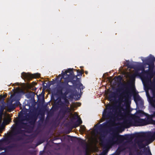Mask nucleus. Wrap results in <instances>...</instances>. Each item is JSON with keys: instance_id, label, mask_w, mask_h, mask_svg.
Returning <instances> with one entry per match:
<instances>
[{"instance_id": "obj_1", "label": "nucleus", "mask_w": 155, "mask_h": 155, "mask_svg": "<svg viewBox=\"0 0 155 155\" xmlns=\"http://www.w3.org/2000/svg\"><path fill=\"white\" fill-rule=\"evenodd\" d=\"M77 75H75L74 74L73 70L71 69H68L65 71L64 72L62 71L61 73V78L60 81H61V79L64 78V76H67L65 78V82H63L66 85H68L69 87H71V85L68 84V82H71L73 84L74 86L76 88L78 89L83 90L84 87L83 85V84L80 82L79 78L77 77L80 76H81L82 74V73L81 72L79 69L77 70Z\"/></svg>"}, {"instance_id": "obj_34", "label": "nucleus", "mask_w": 155, "mask_h": 155, "mask_svg": "<svg viewBox=\"0 0 155 155\" xmlns=\"http://www.w3.org/2000/svg\"><path fill=\"white\" fill-rule=\"evenodd\" d=\"M58 106L56 105H54L53 106L52 108L53 111H55L58 109Z\"/></svg>"}, {"instance_id": "obj_53", "label": "nucleus", "mask_w": 155, "mask_h": 155, "mask_svg": "<svg viewBox=\"0 0 155 155\" xmlns=\"http://www.w3.org/2000/svg\"><path fill=\"white\" fill-rule=\"evenodd\" d=\"M10 139H11V140L13 139V138L12 137H11L10 138Z\"/></svg>"}, {"instance_id": "obj_55", "label": "nucleus", "mask_w": 155, "mask_h": 155, "mask_svg": "<svg viewBox=\"0 0 155 155\" xmlns=\"http://www.w3.org/2000/svg\"><path fill=\"white\" fill-rule=\"evenodd\" d=\"M18 103H20V102H19V101H18Z\"/></svg>"}, {"instance_id": "obj_8", "label": "nucleus", "mask_w": 155, "mask_h": 155, "mask_svg": "<svg viewBox=\"0 0 155 155\" xmlns=\"http://www.w3.org/2000/svg\"><path fill=\"white\" fill-rule=\"evenodd\" d=\"M60 106L61 108L59 111V114L60 118L62 119L64 117L66 114L70 111V109L68 107L63 105Z\"/></svg>"}, {"instance_id": "obj_11", "label": "nucleus", "mask_w": 155, "mask_h": 155, "mask_svg": "<svg viewBox=\"0 0 155 155\" xmlns=\"http://www.w3.org/2000/svg\"><path fill=\"white\" fill-rule=\"evenodd\" d=\"M119 136L120 138H123L124 136L122 135H119L117 133H115L113 135L110 140H108L107 143V144L110 145H112L116 143V141L114 140V139Z\"/></svg>"}, {"instance_id": "obj_50", "label": "nucleus", "mask_w": 155, "mask_h": 155, "mask_svg": "<svg viewBox=\"0 0 155 155\" xmlns=\"http://www.w3.org/2000/svg\"><path fill=\"white\" fill-rule=\"evenodd\" d=\"M85 73L86 74H88V72L87 71H85Z\"/></svg>"}, {"instance_id": "obj_39", "label": "nucleus", "mask_w": 155, "mask_h": 155, "mask_svg": "<svg viewBox=\"0 0 155 155\" xmlns=\"http://www.w3.org/2000/svg\"><path fill=\"white\" fill-rule=\"evenodd\" d=\"M143 113L142 111L139 110L137 112V114L141 116V115L143 114Z\"/></svg>"}, {"instance_id": "obj_13", "label": "nucleus", "mask_w": 155, "mask_h": 155, "mask_svg": "<svg viewBox=\"0 0 155 155\" xmlns=\"http://www.w3.org/2000/svg\"><path fill=\"white\" fill-rule=\"evenodd\" d=\"M64 78V81L61 82V85L63 86L64 89H65L66 91L65 92L68 93V94L69 93L71 92L72 90L71 89V88L72 87V85H71L72 86L71 87H69L68 85H66L65 84L63 83V82H65V78Z\"/></svg>"}, {"instance_id": "obj_49", "label": "nucleus", "mask_w": 155, "mask_h": 155, "mask_svg": "<svg viewBox=\"0 0 155 155\" xmlns=\"http://www.w3.org/2000/svg\"><path fill=\"white\" fill-rule=\"evenodd\" d=\"M129 155H134L132 153L130 152V153H129Z\"/></svg>"}, {"instance_id": "obj_51", "label": "nucleus", "mask_w": 155, "mask_h": 155, "mask_svg": "<svg viewBox=\"0 0 155 155\" xmlns=\"http://www.w3.org/2000/svg\"><path fill=\"white\" fill-rule=\"evenodd\" d=\"M152 106H153V107H154V108H155V104H153L152 105Z\"/></svg>"}, {"instance_id": "obj_44", "label": "nucleus", "mask_w": 155, "mask_h": 155, "mask_svg": "<svg viewBox=\"0 0 155 155\" xmlns=\"http://www.w3.org/2000/svg\"><path fill=\"white\" fill-rule=\"evenodd\" d=\"M151 124H155V120H153V121L152 122V123H151Z\"/></svg>"}, {"instance_id": "obj_25", "label": "nucleus", "mask_w": 155, "mask_h": 155, "mask_svg": "<svg viewBox=\"0 0 155 155\" xmlns=\"http://www.w3.org/2000/svg\"><path fill=\"white\" fill-rule=\"evenodd\" d=\"M141 99V98L140 97L138 94H137V95L134 96V100L136 104H137V101L140 100Z\"/></svg>"}, {"instance_id": "obj_29", "label": "nucleus", "mask_w": 155, "mask_h": 155, "mask_svg": "<svg viewBox=\"0 0 155 155\" xmlns=\"http://www.w3.org/2000/svg\"><path fill=\"white\" fill-rule=\"evenodd\" d=\"M127 64L126 66L129 68H133V67L132 65L130 64V63L129 61H126Z\"/></svg>"}, {"instance_id": "obj_54", "label": "nucleus", "mask_w": 155, "mask_h": 155, "mask_svg": "<svg viewBox=\"0 0 155 155\" xmlns=\"http://www.w3.org/2000/svg\"><path fill=\"white\" fill-rule=\"evenodd\" d=\"M2 103H5L3 100L2 101Z\"/></svg>"}, {"instance_id": "obj_33", "label": "nucleus", "mask_w": 155, "mask_h": 155, "mask_svg": "<svg viewBox=\"0 0 155 155\" xmlns=\"http://www.w3.org/2000/svg\"><path fill=\"white\" fill-rule=\"evenodd\" d=\"M108 152V150L107 149H105L103 150L102 154L101 155H106Z\"/></svg>"}, {"instance_id": "obj_40", "label": "nucleus", "mask_w": 155, "mask_h": 155, "mask_svg": "<svg viewBox=\"0 0 155 155\" xmlns=\"http://www.w3.org/2000/svg\"><path fill=\"white\" fill-rule=\"evenodd\" d=\"M9 138H5V139H4L3 140V141H4V142H8L9 143L10 141H9Z\"/></svg>"}, {"instance_id": "obj_4", "label": "nucleus", "mask_w": 155, "mask_h": 155, "mask_svg": "<svg viewBox=\"0 0 155 155\" xmlns=\"http://www.w3.org/2000/svg\"><path fill=\"white\" fill-rule=\"evenodd\" d=\"M121 85L122 86V88L117 89V92H120L122 90V88H126V90L122 93L121 97L122 99H123V98H124L125 100L126 101H127L130 99L132 96L131 92L127 87L129 86V85L123 83H121Z\"/></svg>"}, {"instance_id": "obj_18", "label": "nucleus", "mask_w": 155, "mask_h": 155, "mask_svg": "<svg viewBox=\"0 0 155 155\" xmlns=\"http://www.w3.org/2000/svg\"><path fill=\"white\" fill-rule=\"evenodd\" d=\"M127 147H126L124 145H122L121 146L118 147L117 149V152L119 153L121 152H123L125 150L127 149Z\"/></svg>"}, {"instance_id": "obj_9", "label": "nucleus", "mask_w": 155, "mask_h": 155, "mask_svg": "<svg viewBox=\"0 0 155 155\" xmlns=\"http://www.w3.org/2000/svg\"><path fill=\"white\" fill-rule=\"evenodd\" d=\"M26 117V120H29V123L31 125H33L38 118V115L35 113H31L28 115Z\"/></svg>"}, {"instance_id": "obj_2", "label": "nucleus", "mask_w": 155, "mask_h": 155, "mask_svg": "<svg viewBox=\"0 0 155 155\" xmlns=\"http://www.w3.org/2000/svg\"><path fill=\"white\" fill-rule=\"evenodd\" d=\"M27 123L19 121L16 124V126L13 129V132L15 135L21 134L22 135H19L17 137L16 140H22L24 136L29 137V139H32L33 137L32 135H28L25 134V133H30L31 130L29 128L27 129L26 130L21 129V128L26 129L25 127L28 126Z\"/></svg>"}, {"instance_id": "obj_12", "label": "nucleus", "mask_w": 155, "mask_h": 155, "mask_svg": "<svg viewBox=\"0 0 155 155\" xmlns=\"http://www.w3.org/2000/svg\"><path fill=\"white\" fill-rule=\"evenodd\" d=\"M136 136L140 138L147 137V138H148L149 140H150L151 138H153L154 139L152 141L155 139V132L154 133L153 135H151V133H148L147 134H146L144 133L141 132L140 134H137Z\"/></svg>"}, {"instance_id": "obj_15", "label": "nucleus", "mask_w": 155, "mask_h": 155, "mask_svg": "<svg viewBox=\"0 0 155 155\" xmlns=\"http://www.w3.org/2000/svg\"><path fill=\"white\" fill-rule=\"evenodd\" d=\"M145 116L146 117L147 119L145 118L144 121L146 125L151 124L152 122L153 121V118L151 115H149L148 114H146Z\"/></svg>"}, {"instance_id": "obj_22", "label": "nucleus", "mask_w": 155, "mask_h": 155, "mask_svg": "<svg viewBox=\"0 0 155 155\" xmlns=\"http://www.w3.org/2000/svg\"><path fill=\"white\" fill-rule=\"evenodd\" d=\"M17 147V144L16 143H13L6 147L7 149H10L13 148H15Z\"/></svg>"}, {"instance_id": "obj_43", "label": "nucleus", "mask_w": 155, "mask_h": 155, "mask_svg": "<svg viewBox=\"0 0 155 155\" xmlns=\"http://www.w3.org/2000/svg\"><path fill=\"white\" fill-rule=\"evenodd\" d=\"M137 155H142V153L141 151L139 152H137Z\"/></svg>"}, {"instance_id": "obj_35", "label": "nucleus", "mask_w": 155, "mask_h": 155, "mask_svg": "<svg viewBox=\"0 0 155 155\" xmlns=\"http://www.w3.org/2000/svg\"><path fill=\"white\" fill-rule=\"evenodd\" d=\"M139 75V73L137 71H136L134 74L131 76L132 78H134L135 76H138Z\"/></svg>"}, {"instance_id": "obj_7", "label": "nucleus", "mask_w": 155, "mask_h": 155, "mask_svg": "<svg viewBox=\"0 0 155 155\" xmlns=\"http://www.w3.org/2000/svg\"><path fill=\"white\" fill-rule=\"evenodd\" d=\"M40 74L38 73L32 74L23 72L21 73V77L24 79H26L29 80L33 78H39L40 77Z\"/></svg>"}, {"instance_id": "obj_6", "label": "nucleus", "mask_w": 155, "mask_h": 155, "mask_svg": "<svg viewBox=\"0 0 155 155\" xmlns=\"http://www.w3.org/2000/svg\"><path fill=\"white\" fill-rule=\"evenodd\" d=\"M140 133H137L136 134H133L130 135L128 134L126 135H125L126 138L127 139L129 138L130 137L132 138L136 137V138H137L138 140V141L137 142V144L139 148H144L145 147V145L143 143H142V142L143 141V139L146 138L148 139L149 140H150L148 138H147V137H142L140 138L136 136L137 135V134H140Z\"/></svg>"}, {"instance_id": "obj_5", "label": "nucleus", "mask_w": 155, "mask_h": 155, "mask_svg": "<svg viewBox=\"0 0 155 155\" xmlns=\"http://www.w3.org/2000/svg\"><path fill=\"white\" fill-rule=\"evenodd\" d=\"M108 126L107 122H104L101 124L99 127L100 135V141L102 142L104 140L105 138L107 133V130L105 129Z\"/></svg>"}, {"instance_id": "obj_36", "label": "nucleus", "mask_w": 155, "mask_h": 155, "mask_svg": "<svg viewBox=\"0 0 155 155\" xmlns=\"http://www.w3.org/2000/svg\"><path fill=\"white\" fill-rule=\"evenodd\" d=\"M145 153L146 155H152L149 149L147 151H145Z\"/></svg>"}, {"instance_id": "obj_30", "label": "nucleus", "mask_w": 155, "mask_h": 155, "mask_svg": "<svg viewBox=\"0 0 155 155\" xmlns=\"http://www.w3.org/2000/svg\"><path fill=\"white\" fill-rule=\"evenodd\" d=\"M117 95V93L115 92H112L110 95L109 96L111 97H116Z\"/></svg>"}, {"instance_id": "obj_17", "label": "nucleus", "mask_w": 155, "mask_h": 155, "mask_svg": "<svg viewBox=\"0 0 155 155\" xmlns=\"http://www.w3.org/2000/svg\"><path fill=\"white\" fill-rule=\"evenodd\" d=\"M151 57L145 60V61L147 64L154 63L155 58L154 56L150 55Z\"/></svg>"}, {"instance_id": "obj_47", "label": "nucleus", "mask_w": 155, "mask_h": 155, "mask_svg": "<svg viewBox=\"0 0 155 155\" xmlns=\"http://www.w3.org/2000/svg\"><path fill=\"white\" fill-rule=\"evenodd\" d=\"M7 96V95H4L2 97V98L3 99V100H4V98H5Z\"/></svg>"}, {"instance_id": "obj_20", "label": "nucleus", "mask_w": 155, "mask_h": 155, "mask_svg": "<svg viewBox=\"0 0 155 155\" xmlns=\"http://www.w3.org/2000/svg\"><path fill=\"white\" fill-rule=\"evenodd\" d=\"M64 102H61L60 104V105L65 106L68 107L70 104L67 98L64 99Z\"/></svg>"}, {"instance_id": "obj_3", "label": "nucleus", "mask_w": 155, "mask_h": 155, "mask_svg": "<svg viewBox=\"0 0 155 155\" xmlns=\"http://www.w3.org/2000/svg\"><path fill=\"white\" fill-rule=\"evenodd\" d=\"M131 124L134 126L146 125L144 119L140 118L139 117L136 116L134 117L133 120H131L129 119H126L123 122V125L127 128L130 127Z\"/></svg>"}, {"instance_id": "obj_32", "label": "nucleus", "mask_w": 155, "mask_h": 155, "mask_svg": "<svg viewBox=\"0 0 155 155\" xmlns=\"http://www.w3.org/2000/svg\"><path fill=\"white\" fill-rule=\"evenodd\" d=\"M0 111L2 112H3L5 108V106L4 105H0Z\"/></svg>"}, {"instance_id": "obj_41", "label": "nucleus", "mask_w": 155, "mask_h": 155, "mask_svg": "<svg viewBox=\"0 0 155 155\" xmlns=\"http://www.w3.org/2000/svg\"><path fill=\"white\" fill-rule=\"evenodd\" d=\"M117 78L120 81H121L122 78H121V77L120 76H118L117 77Z\"/></svg>"}, {"instance_id": "obj_19", "label": "nucleus", "mask_w": 155, "mask_h": 155, "mask_svg": "<svg viewBox=\"0 0 155 155\" xmlns=\"http://www.w3.org/2000/svg\"><path fill=\"white\" fill-rule=\"evenodd\" d=\"M78 142L79 144L82 146H86L87 144L85 142V140H84L81 138H78Z\"/></svg>"}, {"instance_id": "obj_27", "label": "nucleus", "mask_w": 155, "mask_h": 155, "mask_svg": "<svg viewBox=\"0 0 155 155\" xmlns=\"http://www.w3.org/2000/svg\"><path fill=\"white\" fill-rule=\"evenodd\" d=\"M67 94H68V93L65 92L64 93L62 92L61 95V98L64 99L67 98Z\"/></svg>"}, {"instance_id": "obj_10", "label": "nucleus", "mask_w": 155, "mask_h": 155, "mask_svg": "<svg viewBox=\"0 0 155 155\" xmlns=\"http://www.w3.org/2000/svg\"><path fill=\"white\" fill-rule=\"evenodd\" d=\"M149 65V69L147 71H145L144 69H143V71L144 73L146 74L150 79H151L153 76V69L154 67V63L147 64Z\"/></svg>"}, {"instance_id": "obj_28", "label": "nucleus", "mask_w": 155, "mask_h": 155, "mask_svg": "<svg viewBox=\"0 0 155 155\" xmlns=\"http://www.w3.org/2000/svg\"><path fill=\"white\" fill-rule=\"evenodd\" d=\"M152 85L153 87H154V89L153 91V95L155 97V79L153 80Z\"/></svg>"}, {"instance_id": "obj_14", "label": "nucleus", "mask_w": 155, "mask_h": 155, "mask_svg": "<svg viewBox=\"0 0 155 155\" xmlns=\"http://www.w3.org/2000/svg\"><path fill=\"white\" fill-rule=\"evenodd\" d=\"M112 114V112L110 111H107L104 109L102 114V117L104 119H107L111 117Z\"/></svg>"}, {"instance_id": "obj_21", "label": "nucleus", "mask_w": 155, "mask_h": 155, "mask_svg": "<svg viewBox=\"0 0 155 155\" xmlns=\"http://www.w3.org/2000/svg\"><path fill=\"white\" fill-rule=\"evenodd\" d=\"M35 94L34 92H31L28 93L26 96L28 98H30L34 97L35 96Z\"/></svg>"}, {"instance_id": "obj_38", "label": "nucleus", "mask_w": 155, "mask_h": 155, "mask_svg": "<svg viewBox=\"0 0 155 155\" xmlns=\"http://www.w3.org/2000/svg\"><path fill=\"white\" fill-rule=\"evenodd\" d=\"M78 117V116H77V117L75 116L73 117L71 119V121L72 122H73V121L75 120Z\"/></svg>"}, {"instance_id": "obj_23", "label": "nucleus", "mask_w": 155, "mask_h": 155, "mask_svg": "<svg viewBox=\"0 0 155 155\" xmlns=\"http://www.w3.org/2000/svg\"><path fill=\"white\" fill-rule=\"evenodd\" d=\"M106 108L107 109L109 110H112L114 111H116L117 109L116 107L115 106H109L107 107Z\"/></svg>"}, {"instance_id": "obj_16", "label": "nucleus", "mask_w": 155, "mask_h": 155, "mask_svg": "<svg viewBox=\"0 0 155 155\" xmlns=\"http://www.w3.org/2000/svg\"><path fill=\"white\" fill-rule=\"evenodd\" d=\"M15 100L14 99L12 98L11 99L10 101L7 102V107L9 110H13L15 109V107L12 105V103Z\"/></svg>"}, {"instance_id": "obj_56", "label": "nucleus", "mask_w": 155, "mask_h": 155, "mask_svg": "<svg viewBox=\"0 0 155 155\" xmlns=\"http://www.w3.org/2000/svg\"><path fill=\"white\" fill-rule=\"evenodd\" d=\"M12 95H11V97H12Z\"/></svg>"}, {"instance_id": "obj_26", "label": "nucleus", "mask_w": 155, "mask_h": 155, "mask_svg": "<svg viewBox=\"0 0 155 155\" xmlns=\"http://www.w3.org/2000/svg\"><path fill=\"white\" fill-rule=\"evenodd\" d=\"M64 89L63 86V87H59V89L57 90V93L61 95L62 93V91H63Z\"/></svg>"}, {"instance_id": "obj_46", "label": "nucleus", "mask_w": 155, "mask_h": 155, "mask_svg": "<svg viewBox=\"0 0 155 155\" xmlns=\"http://www.w3.org/2000/svg\"><path fill=\"white\" fill-rule=\"evenodd\" d=\"M151 115H152V117L153 118L155 116V112H154L153 114Z\"/></svg>"}, {"instance_id": "obj_45", "label": "nucleus", "mask_w": 155, "mask_h": 155, "mask_svg": "<svg viewBox=\"0 0 155 155\" xmlns=\"http://www.w3.org/2000/svg\"><path fill=\"white\" fill-rule=\"evenodd\" d=\"M60 139V138L59 137H56V138L54 137L53 138V140H58V139Z\"/></svg>"}, {"instance_id": "obj_24", "label": "nucleus", "mask_w": 155, "mask_h": 155, "mask_svg": "<svg viewBox=\"0 0 155 155\" xmlns=\"http://www.w3.org/2000/svg\"><path fill=\"white\" fill-rule=\"evenodd\" d=\"M2 141L1 140H0V150H6L7 149V148L6 147H5L3 145V144L2 143Z\"/></svg>"}, {"instance_id": "obj_52", "label": "nucleus", "mask_w": 155, "mask_h": 155, "mask_svg": "<svg viewBox=\"0 0 155 155\" xmlns=\"http://www.w3.org/2000/svg\"><path fill=\"white\" fill-rule=\"evenodd\" d=\"M85 127H84V128L83 129V130H85Z\"/></svg>"}, {"instance_id": "obj_31", "label": "nucleus", "mask_w": 155, "mask_h": 155, "mask_svg": "<svg viewBox=\"0 0 155 155\" xmlns=\"http://www.w3.org/2000/svg\"><path fill=\"white\" fill-rule=\"evenodd\" d=\"M80 125L78 123L76 122H74L73 123V127L74 128H76L77 127L79 126Z\"/></svg>"}, {"instance_id": "obj_48", "label": "nucleus", "mask_w": 155, "mask_h": 155, "mask_svg": "<svg viewBox=\"0 0 155 155\" xmlns=\"http://www.w3.org/2000/svg\"><path fill=\"white\" fill-rule=\"evenodd\" d=\"M81 73H82V74L84 73V70L83 69H81L80 71Z\"/></svg>"}, {"instance_id": "obj_37", "label": "nucleus", "mask_w": 155, "mask_h": 155, "mask_svg": "<svg viewBox=\"0 0 155 155\" xmlns=\"http://www.w3.org/2000/svg\"><path fill=\"white\" fill-rule=\"evenodd\" d=\"M76 122L78 123V124H79L80 125L82 124V121L80 118H79Z\"/></svg>"}, {"instance_id": "obj_42", "label": "nucleus", "mask_w": 155, "mask_h": 155, "mask_svg": "<svg viewBox=\"0 0 155 155\" xmlns=\"http://www.w3.org/2000/svg\"><path fill=\"white\" fill-rule=\"evenodd\" d=\"M51 84H53L56 83V81H51Z\"/></svg>"}, {"instance_id": "obj_57", "label": "nucleus", "mask_w": 155, "mask_h": 155, "mask_svg": "<svg viewBox=\"0 0 155 155\" xmlns=\"http://www.w3.org/2000/svg\"><path fill=\"white\" fill-rule=\"evenodd\" d=\"M58 79V78L56 79V80H57V79Z\"/></svg>"}]
</instances>
